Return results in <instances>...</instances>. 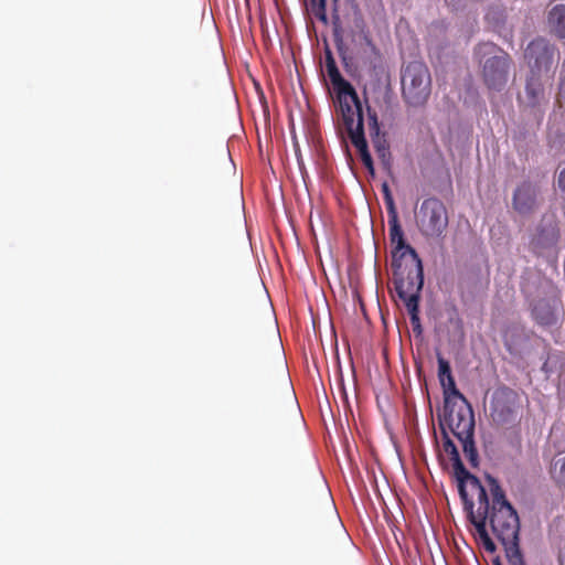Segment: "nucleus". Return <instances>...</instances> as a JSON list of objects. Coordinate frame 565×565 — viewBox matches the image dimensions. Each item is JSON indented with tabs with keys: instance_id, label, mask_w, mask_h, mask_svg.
<instances>
[{
	"instance_id": "1",
	"label": "nucleus",
	"mask_w": 565,
	"mask_h": 565,
	"mask_svg": "<svg viewBox=\"0 0 565 565\" xmlns=\"http://www.w3.org/2000/svg\"><path fill=\"white\" fill-rule=\"evenodd\" d=\"M487 481L492 497L488 508V521L497 539L503 543L519 540L520 521L515 509L507 500L500 483L492 476H487Z\"/></svg>"
},
{
	"instance_id": "2",
	"label": "nucleus",
	"mask_w": 565,
	"mask_h": 565,
	"mask_svg": "<svg viewBox=\"0 0 565 565\" xmlns=\"http://www.w3.org/2000/svg\"><path fill=\"white\" fill-rule=\"evenodd\" d=\"M473 53L480 65L484 85L492 90H502L513 65L510 54L492 42L479 43Z\"/></svg>"
},
{
	"instance_id": "3",
	"label": "nucleus",
	"mask_w": 565,
	"mask_h": 565,
	"mask_svg": "<svg viewBox=\"0 0 565 565\" xmlns=\"http://www.w3.org/2000/svg\"><path fill=\"white\" fill-rule=\"evenodd\" d=\"M402 96L412 107H423L431 94V75L424 62L412 61L402 68Z\"/></svg>"
},
{
	"instance_id": "4",
	"label": "nucleus",
	"mask_w": 565,
	"mask_h": 565,
	"mask_svg": "<svg viewBox=\"0 0 565 565\" xmlns=\"http://www.w3.org/2000/svg\"><path fill=\"white\" fill-rule=\"evenodd\" d=\"M401 262V267H392L394 270V285L398 297L404 303H412V300L419 302L420 291L424 285V270L419 256L415 259Z\"/></svg>"
},
{
	"instance_id": "5",
	"label": "nucleus",
	"mask_w": 565,
	"mask_h": 565,
	"mask_svg": "<svg viewBox=\"0 0 565 565\" xmlns=\"http://www.w3.org/2000/svg\"><path fill=\"white\" fill-rule=\"evenodd\" d=\"M326 71L337 93L342 119L363 113L362 103L354 87L342 77L330 51L326 55Z\"/></svg>"
},
{
	"instance_id": "6",
	"label": "nucleus",
	"mask_w": 565,
	"mask_h": 565,
	"mask_svg": "<svg viewBox=\"0 0 565 565\" xmlns=\"http://www.w3.org/2000/svg\"><path fill=\"white\" fill-rule=\"evenodd\" d=\"M417 226L426 237H441L448 226V212L445 204L436 198L425 199L417 214Z\"/></svg>"
},
{
	"instance_id": "7",
	"label": "nucleus",
	"mask_w": 565,
	"mask_h": 565,
	"mask_svg": "<svg viewBox=\"0 0 565 565\" xmlns=\"http://www.w3.org/2000/svg\"><path fill=\"white\" fill-rule=\"evenodd\" d=\"M461 500L463 502V508L468 513V518L470 522L475 525L484 550L491 553L494 552L495 544L493 543L487 531L489 508V498L487 490L484 489L483 495H481V493L478 492L466 495L465 490L461 488Z\"/></svg>"
},
{
	"instance_id": "8",
	"label": "nucleus",
	"mask_w": 565,
	"mask_h": 565,
	"mask_svg": "<svg viewBox=\"0 0 565 565\" xmlns=\"http://www.w3.org/2000/svg\"><path fill=\"white\" fill-rule=\"evenodd\" d=\"M524 58L530 67V74L542 76L555 67L559 60V52L555 45L539 38L529 43Z\"/></svg>"
},
{
	"instance_id": "9",
	"label": "nucleus",
	"mask_w": 565,
	"mask_h": 565,
	"mask_svg": "<svg viewBox=\"0 0 565 565\" xmlns=\"http://www.w3.org/2000/svg\"><path fill=\"white\" fill-rule=\"evenodd\" d=\"M441 435H443V450L446 455L449 456L450 461L452 462V468L455 476L458 480V489L459 494L461 495V488L465 490V494L469 495L471 493H481L483 495L484 493V487L480 482V480L471 475L462 463L459 451L454 444V441L450 439L448 433L446 429L441 426Z\"/></svg>"
},
{
	"instance_id": "10",
	"label": "nucleus",
	"mask_w": 565,
	"mask_h": 565,
	"mask_svg": "<svg viewBox=\"0 0 565 565\" xmlns=\"http://www.w3.org/2000/svg\"><path fill=\"white\" fill-rule=\"evenodd\" d=\"M444 412L445 422L456 438L475 436V415L467 399L458 405L456 401L447 397Z\"/></svg>"
},
{
	"instance_id": "11",
	"label": "nucleus",
	"mask_w": 565,
	"mask_h": 565,
	"mask_svg": "<svg viewBox=\"0 0 565 565\" xmlns=\"http://www.w3.org/2000/svg\"><path fill=\"white\" fill-rule=\"evenodd\" d=\"M388 236L393 246L392 249V267H401L404 259H415L418 257L417 252L404 238V232L399 224L398 213H388Z\"/></svg>"
},
{
	"instance_id": "12",
	"label": "nucleus",
	"mask_w": 565,
	"mask_h": 565,
	"mask_svg": "<svg viewBox=\"0 0 565 565\" xmlns=\"http://www.w3.org/2000/svg\"><path fill=\"white\" fill-rule=\"evenodd\" d=\"M343 124L348 131V136L352 145L356 148L363 166L366 168L369 173L374 175V164L371 153L367 149V142L364 136V117L363 113L354 115L347 119H343Z\"/></svg>"
},
{
	"instance_id": "13",
	"label": "nucleus",
	"mask_w": 565,
	"mask_h": 565,
	"mask_svg": "<svg viewBox=\"0 0 565 565\" xmlns=\"http://www.w3.org/2000/svg\"><path fill=\"white\" fill-rule=\"evenodd\" d=\"M559 239V228L553 216L543 217L533 235L530 246L532 250L542 255L545 250L554 248Z\"/></svg>"
},
{
	"instance_id": "14",
	"label": "nucleus",
	"mask_w": 565,
	"mask_h": 565,
	"mask_svg": "<svg viewBox=\"0 0 565 565\" xmlns=\"http://www.w3.org/2000/svg\"><path fill=\"white\" fill-rule=\"evenodd\" d=\"M519 102L526 107L536 108L547 102L542 76L530 74L525 82L524 97L519 96Z\"/></svg>"
},
{
	"instance_id": "15",
	"label": "nucleus",
	"mask_w": 565,
	"mask_h": 565,
	"mask_svg": "<svg viewBox=\"0 0 565 565\" xmlns=\"http://www.w3.org/2000/svg\"><path fill=\"white\" fill-rule=\"evenodd\" d=\"M513 209L520 214H530L536 205V189L530 181L522 182L514 191Z\"/></svg>"
},
{
	"instance_id": "16",
	"label": "nucleus",
	"mask_w": 565,
	"mask_h": 565,
	"mask_svg": "<svg viewBox=\"0 0 565 565\" xmlns=\"http://www.w3.org/2000/svg\"><path fill=\"white\" fill-rule=\"evenodd\" d=\"M367 127L379 157L385 164L390 166V151L385 146V140H382L380 137L377 115L371 107H367Z\"/></svg>"
},
{
	"instance_id": "17",
	"label": "nucleus",
	"mask_w": 565,
	"mask_h": 565,
	"mask_svg": "<svg viewBox=\"0 0 565 565\" xmlns=\"http://www.w3.org/2000/svg\"><path fill=\"white\" fill-rule=\"evenodd\" d=\"M547 24L551 33L557 39H565V4H555L547 15Z\"/></svg>"
},
{
	"instance_id": "18",
	"label": "nucleus",
	"mask_w": 565,
	"mask_h": 565,
	"mask_svg": "<svg viewBox=\"0 0 565 565\" xmlns=\"http://www.w3.org/2000/svg\"><path fill=\"white\" fill-rule=\"evenodd\" d=\"M532 317L542 326H550L554 322V311L548 300L539 299L532 303Z\"/></svg>"
},
{
	"instance_id": "19",
	"label": "nucleus",
	"mask_w": 565,
	"mask_h": 565,
	"mask_svg": "<svg viewBox=\"0 0 565 565\" xmlns=\"http://www.w3.org/2000/svg\"><path fill=\"white\" fill-rule=\"evenodd\" d=\"M484 20L493 30L501 29L507 20V10L503 3L493 2L487 7Z\"/></svg>"
},
{
	"instance_id": "20",
	"label": "nucleus",
	"mask_w": 565,
	"mask_h": 565,
	"mask_svg": "<svg viewBox=\"0 0 565 565\" xmlns=\"http://www.w3.org/2000/svg\"><path fill=\"white\" fill-rule=\"evenodd\" d=\"M510 565H526L520 550L519 540H511L501 543Z\"/></svg>"
},
{
	"instance_id": "21",
	"label": "nucleus",
	"mask_w": 565,
	"mask_h": 565,
	"mask_svg": "<svg viewBox=\"0 0 565 565\" xmlns=\"http://www.w3.org/2000/svg\"><path fill=\"white\" fill-rule=\"evenodd\" d=\"M550 476L558 488L565 489V456L552 460Z\"/></svg>"
},
{
	"instance_id": "22",
	"label": "nucleus",
	"mask_w": 565,
	"mask_h": 565,
	"mask_svg": "<svg viewBox=\"0 0 565 565\" xmlns=\"http://www.w3.org/2000/svg\"><path fill=\"white\" fill-rule=\"evenodd\" d=\"M457 439L460 441L465 457L469 461L470 466L472 468L478 467L479 466V454L476 448L473 436H469L467 438L463 436V437L457 438Z\"/></svg>"
},
{
	"instance_id": "23",
	"label": "nucleus",
	"mask_w": 565,
	"mask_h": 565,
	"mask_svg": "<svg viewBox=\"0 0 565 565\" xmlns=\"http://www.w3.org/2000/svg\"><path fill=\"white\" fill-rule=\"evenodd\" d=\"M443 390H444V396L445 399L451 398L452 401L459 399L461 403H466V397L456 386V382L452 375H449V377L444 379V382H440Z\"/></svg>"
},
{
	"instance_id": "24",
	"label": "nucleus",
	"mask_w": 565,
	"mask_h": 565,
	"mask_svg": "<svg viewBox=\"0 0 565 565\" xmlns=\"http://www.w3.org/2000/svg\"><path fill=\"white\" fill-rule=\"evenodd\" d=\"M326 4L327 0H310L309 4L311 13L324 24L328 23Z\"/></svg>"
},
{
	"instance_id": "25",
	"label": "nucleus",
	"mask_w": 565,
	"mask_h": 565,
	"mask_svg": "<svg viewBox=\"0 0 565 565\" xmlns=\"http://www.w3.org/2000/svg\"><path fill=\"white\" fill-rule=\"evenodd\" d=\"M381 190L383 193V199H384L387 214L397 212L395 201H394V198H393V194H392L388 183L383 182Z\"/></svg>"
},
{
	"instance_id": "26",
	"label": "nucleus",
	"mask_w": 565,
	"mask_h": 565,
	"mask_svg": "<svg viewBox=\"0 0 565 565\" xmlns=\"http://www.w3.org/2000/svg\"><path fill=\"white\" fill-rule=\"evenodd\" d=\"M438 362V379L440 382H444V379L449 377V375H452L451 367L449 362L444 359L440 354L437 356Z\"/></svg>"
},
{
	"instance_id": "27",
	"label": "nucleus",
	"mask_w": 565,
	"mask_h": 565,
	"mask_svg": "<svg viewBox=\"0 0 565 565\" xmlns=\"http://www.w3.org/2000/svg\"><path fill=\"white\" fill-rule=\"evenodd\" d=\"M418 305H419V302H415V300H412V303H406V308L409 313L412 327L420 323V319H419V315H418L419 313Z\"/></svg>"
},
{
	"instance_id": "28",
	"label": "nucleus",
	"mask_w": 565,
	"mask_h": 565,
	"mask_svg": "<svg viewBox=\"0 0 565 565\" xmlns=\"http://www.w3.org/2000/svg\"><path fill=\"white\" fill-rule=\"evenodd\" d=\"M557 188L565 193V167H563L557 175L556 180Z\"/></svg>"
},
{
	"instance_id": "29",
	"label": "nucleus",
	"mask_w": 565,
	"mask_h": 565,
	"mask_svg": "<svg viewBox=\"0 0 565 565\" xmlns=\"http://www.w3.org/2000/svg\"><path fill=\"white\" fill-rule=\"evenodd\" d=\"M363 40H364L365 44L370 47L372 53H374V54L379 53V50H377L376 45L373 43L369 33H363Z\"/></svg>"
},
{
	"instance_id": "30",
	"label": "nucleus",
	"mask_w": 565,
	"mask_h": 565,
	"mask_svg": "<svg viewBox=\"0 0 565 565\" xmlns=\"http://www.w3.org/2000/svg\"><path fill=\"white\" fill-rule=\"evenodd\" d=\"M333 26H334V34H337L338 29L340 28V19L338 15L333 17Z\"/></svg>"
},
{
	"instance_id": "31",
	"label": "nucleus",
	"mask_w": 565,
	"mask_h": 565,
	"mask_svg": "<svg viewBox=\"0 0 565 565\" xmlns=\"http://www.w3.org/2000/svg\"><path fill=\"white\" fill-rule=\"evenodd\" d=\"M412 329H413V332L416 334H422V332H423L420 323L413 326Z\"/></svg>"
},
{
	"instance_id": "32",
	"label": "nucleus",
	"mask_w": 565,
	"mask_h": 565,
	"mask_svg": "<svg viewBox=\"0 0 565 565\" xmlns=\"http://www.w3.org/2000/svg\"><path fill=\"white\" fill-rule=\"evenodd\" d=\"M493 565H502V563L500 562L499 558H497V559L493 561Z\"/></svg>"
}]
</instances>
